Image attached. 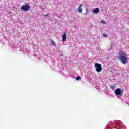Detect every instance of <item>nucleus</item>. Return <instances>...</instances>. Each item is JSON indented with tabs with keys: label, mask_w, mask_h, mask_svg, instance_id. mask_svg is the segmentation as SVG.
Returning a JSON list of instances; mask_svg holds the SVG:
<instances>
[{
	"label": "nucleus",
	"mask_w": 129,
	"mask_h": 129,
	"mask_svg": "<svg viewBox=\"0 0 129 129\" xmlns=\"http://www.w3.org/2000/svg\"><path fill=\"white\" fill-rule=\"evenodd\" d=\"M111 89L112 90H114L115 89V85H112L110 86Z\"/></svg>",
	"instance_id": "nucleus-9"
},
{
	"label": "nucleus",
	"mask_w": 129,
	"mask_h": 129,
	"mask_svg": "<svg viewBox=\"0 0 129 129\" xmlns=\"http://www.w3.org/2000/svg\"><path fill=\"white\" fill-rule=\"evenodd\" d=\"M43 17H50V14H47V15L43 14Z\"/></svg>",
	"instance_id": "nucleus-11"
},
{
	"label": "nucleus",
	"mask_w": 129,
	"mask_h": 129,
	"mask_svg": "<svg viewBox=\"0 0 129 129\" xmlns=\"http://www.w3.org/2000/svg\"><path fill=\"white\" fill-rule=\"evenodd\" d=\"M93 13H94V14H98V13H99V8H96L94 9Z\"/></svg>",
	"instance_id": "nucleus-6"
},
{
	"label": "nucleus",
	"mask_w": 129,
	"mask_h": 129,
	"mask_svg": "<svg viewBox=\"0 0 129 129\" xmlns=\"http://www.w3.org/2000/svg\"><path fill=\"white\" fill-rule=\"evenodd\" d=\"M103 37H108L107 34H104L103 35Z\"/></svg>",
	"instance_id": "nucleus-13"
},
{
	"label": "nucleus",
	"mask_w": 129,
	"mask_h": 129,
	"mask_svg": "<svg viewBox=\"0 0 129 129\" xmlns=\"http://www.w3.org/2000/svg\"><path fill=\"white\" fill-rule=\"evenodd\" d=\"M76 80L78 81L80 80V79H81V77L80 76H77L76 78Z\"/></svg>",
	"instance_id": "nucleus-10"
},
{
	"label": "nucleus",
	"mask_w": 129,
	"mask_h": 129,
	"mask_svg": "<svg viewBox=\"0 0 129 129\" xmlns=\"http://www.w3.org/2000/svg\"><path fill=\"white\" fill-rule=\"evenodd\" d=\"M21 11H24L25 12H27L31 10V7H30V5L29 4V3H26L25 4V5H23L21 6Z\"/></svg>",
	"instance_id": "nucleus-2"
},
{
	"label": "nucleus",
	"mask_w": 129,
	"mask_h": 129,
	"mask_svg": "<svg viewBox=\"0 0 129 129\" xmlns=\"http://www.w3.org/2000/svg\"><path fill=\"white\" fill-rule=\"evenodd\" d=\"M95 67L96 68V70L97 72H100L101 70H102V68L101 67V65L99 63H97L95 65Z\"/></svg>",
	"instance_id": "nucleus-4"
},
{
	"label": "nucleus",
	"mask_w": 129,
	"mask_h": 129,
	"mask_svg": "<svg viewBox=\"0 0 129 129\" xmlns=\"http://www.w3.org/2000/svg\"><path fill=\"white\" fill-rule=\"evenodd\" d=\"M51 43L53 45V46H56V42H55V41H54L52 40H51Z\"/></svg>",
	"instance_id": "nucleus-8"
},
{
	"label": "nucleus",
	"mask_w": 129,
	"mask_h": 129,
	"mask_svg": "<svg viewBox=\"0 0 129 129\" xmlns=\"http://www.w3.org/2000/svg\"><path fill=\"white\" fill-rule=\"evenodd\" d=\"M62 40L63 42H65L66 41V32H64L63 35H62Z\"/></svg>",
	"instance_id": "nucleus-7"
},
{
	"label": "nucleus",
	"mask_w": 129,
	"mask_h": 129,
	"mask_svg": "<svg viewBox=\"0 0 129 129\" xmlns=\"http://www.w3.org/2000/svg\"><path fill=\"white\" fill-rule=\"evenodd\" d=\"M101 22L102 24H105V21H104V20L101 21Z\"/></svg>",
	"instance_id": "nucleus-12"
},
{
	"label": "nucleus",
	"mask_w": 129,
	"mask_h": 129,
	"mask_svg": "<svg viewBox=\"0 0 129 129\" xmlns=\"http://www.w3.org/2000/svg\"><path fill=\"white\" fill-rule=\"evenodd\" d=\"M114 93L115 95L117 96V97H119V96H122V95H123L122 91L119 88L116 89L114 91Z\"/></svg>",
	"instance_id": "nucleus-3"
},
{
	"label": "nucleus",
	"mask_w": 129,
	"mask_h": 129,
	"mask_svg": "<svg viewBox=\"0 0 129 129\" xmlns=\"http://www.w3.org/2000/svg\"><path fill=\"white\" fill-rule=\"evenodd\" d=\"M119 59L121 61L122 64L125 65L127 63V54L123 52H120Z\"/></svg>",
	"instance_id": "nucleus-1"
},
{
	"label": "nucleus",
	"mask_w": 129,
	"mask_h": 129,
	"mask_svg": "<svg viewBox=\"0 0 129 129\" xmlns=\"http://www.w3.org/2000/svg\"><path fill=\"white\" fill-rule=\"evenodd\" d=\"M115 123H116V124H118V122L116 121V122H115Z\"/></svg>",
	"instance_id": "nucleus-15"
},
{
	"label": "nucleus",
	"mask_w": 129,
	"mask_h": 129,
	"mask_svg": "<svg viewBox=\"0 0 129 129\" xmlns=\"http://www.w3.org/2000/svg\"><path fill=\"white\" fill-rule=\"evenodd\" d=\"M77 11L80 14L82 13V4L79 5L77 9Z\"/></svg>",
	"instance_id": "nucleus-5"
},
{
	"label": "nucleus",
	"mask_w": 129,
	"mask_h": 129,
	"mask_svg": "<svg viewBox=\"0 0 129 129\" xmlns=\"http://www.w3.org/2000/svg\"><path fill=\"white\" fill-rule=\"evenodd\" d=\"M88 12V9L86 8V13H87Z\"/></svg>",
	"instance_id": "nucleus-14"
}]
</instances>
